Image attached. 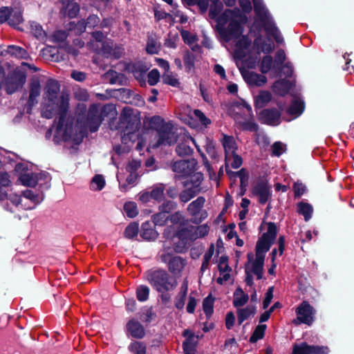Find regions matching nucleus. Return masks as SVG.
Instances as JSON below:
<instances>
[{"label": "nucleus", "mask_w": 354, "mask_h": 354, "mask_svg": "<svg viewBox=\"0 0 354 354\" xmlns=\"http://www.w3.org/2000/svg\"><path fill=\"white\" fill-rule=\"evenodd\" d=\"M22 196L26 200L29 201V203H24L23 205V209H34L37 205L43 201V196L35 194L31 190H25L22 192Z\"/></svg>", "instance_id": "a878e982"}, {"label": "nucleus", "mask_w": 354, "mask_h": 354, "mask_svg": "<svg viewBox=\"0 0 354 354\" xmlns=\"http://www.w3.org/2000/svg\"><path fill=\"white\" fill-rule=\"evenodd\" d=\"M304 108V102L300 99L296 98L294 99L287 111L289 114L297 117L303 112Z\"/></svg>", "instance_id": "a18cd8bd"}, {"label": "nucleus", "mask_w": 354, "mask_h": 354, "mask_svg": "<svg viewBox=\"0 0 354 354\" xmlns=\"http://www.w3.org/2000/svg\"><path fill=\"white\" fill-rule=\"evenodd\" d=\"M139 226L137 223H130L124 230V236L127 239H133L137 236L138 233Z\"/></svg>", "instance_id": "052dcab7"}, {"label": "nucleus", "mask_w": 354, "mask_h": 354, "mask_svg": "<svg viewBox=\"0 0 354 354\" xmlns=\"http://www.w3.org/2000/svg\"><path fill=\"white\" fill-rule=\"evenodd\" d=\"M149 295V288L147 286L140 285L136 289V297L138 301H145Z\"/></svg>", "instance_id": "5fc2aeb1"}, {"label": "nucleus", "mask_w": 354, "mask_h": 354, "mask_svg": "<svg viewBox=\"0 0 354 354\" xmlns=\"http://www.w3.org/2000/svg\"><path fill=\"white\" fill-rule=\"evenodd\" d=\"M140 236L145 240L151 241L157 238L158 233L152 228L151 223L147 221L142 224Z\"/></svg>", "instance_id": "c9c22d12"}, {"label": "nucleus", "mask_w": 354, "mask_h": 354, "mask_svg": "<svg viewBox=\"0 0 354 354\" xmlns=\"http://www.w3.org/2000/svg\"><path fill=\"white\" fill-rule=\"evenodd\" d=\"M129 350L133 354H146V346L140 342H134L129 346Z\"/></svg>", "instance_id": "680f3d73"}, {"label": "nucleus", "mask_w": 354, "mask_h": 354, "mask_svg": "<svg viewBox=\"0 0 354 354\" xmlns=\"http://www.w3.org/2000/svg\"><path fill=\"white\" fill-rule=\"evenodd\" d=\"M190 142L195 145L198 151L201 153V149L196 140L192 137L186 136L183 141L179 142L176 147V151L179 156H189L192 153L193 149L189 146Z\"/></svg>", "instance_id": "a211bd4d"}, {"label": "nucleus", "mask_w": 354, "mask_h": 354, "mask_svg": "<svg viewBox=\"0 0 354 354\" xmlns=\"http://www.w3.org/2000/svg\"><path fill=\"white\" fill-rule=\"evenodd\" d=\"M243 78L250 86H261L267 82V78L263 75L254 72H245L243 74Z\"/></svg>", "instance_id": "5701e85b"}, {"label": "nucleus", "mask_w": 354, "mask_h": 354, "mask_svg": "<svg viewBox=\"0 0 354 354\" xmlns=\"http://www.w3.org/2000/svg\"><path fill=\"white\" fill-rule=\"evenodd\" d=\"M214 299L211 295L207 297L203 302V308L206 315H211L213 313Z\"/></svg>", "instance_id": "69168bd1"}, {"label": "nucleus", "mask_w": 354, "mask_h": 354, "mask_svg": "<svg viewBox=\"0 0 354 354\" xmlns=\"http://www.w3.org/2000/svg\"><path fill=\"white\" fill-rule=\"evenodd\" d=\"M264 257L256 255L252 253L248 254V263L245 266L246 274L245 282L248 286L253 285V275L257 277V279L260 280L263 278Z\"/></svg>", "instance_id": "423d86ee"}, {"label": "nucleus", "mask_w": 354, "mask_h": 354, "mask_svg": "<svg viewBox=\"0 0 354 354\" xmlns=\"http://www.w3.org/2000/svg\"><path fill=\"white\" fill-rule=\"evenodd\" d=\"M209 228L207 225H201L198 227L192 226L189 227V231L192 232L189 235V239L196 240L198 238L204 237L209 232Z\"/></svg>", "instance_id": "4c0bfd02"}, {"label": "nucleus", "mask_w": 354, "mask_h": 354, "mask_svg": "<svg viewBox=\"0 0 354 354\" xmlns=\"http://www.w3.org/2000/svg\"><path fill=\"white\" fill-rule=\"evenodd\" d=\"M276 72H279L286 77H290L293 73V66L290 62H286L279 66V69L274 70Z\"/></svg>", "instance_id": "0e129e2a"}, {"label": "nucleus", "mask_w": 354, "mask_h": 354, "mask_svg": "<svg viewBox=\"0 0 354 354\" xmlns=\"http://www.w3.org/2000/svg\"><path fill=\"white\" fill-rule=\"evenodd\" d=\"M147 280L158 292L173 290L177 286V281L165 270H149L145 273Z\"/></svg>", "instance_id": "20e7f679"}, {"label": "nucleus", "mask_w": 354, "mask_h": 354, "mask_svg": "<svg viewBox=\"0 0 354 354\" xmlns=\"http://www.w3.org/2000/svg\"><path fill=\"white\" fill-rule=\"evenodd\" d=\"M132 115V109L129 107H125L123 109L120 117V123L122 124H129L130 125V129L134 130L136 129V126L134 127V123L133 122V119L131 117Z\"/></svg>", "instance_id": "79ce46f5"}, {"label": "nucleus", "mask_w": 354, "mask_h": 354, "mask_svg": "<svg viewBox=\"0 0 354 354\" xmlns=\"http://www.w3.org/2000/svg\"><path fill=\"white\" fill-rule=\"evenodd\" d=\"M273 64L272 57L270 55L264 56L260 64V70L262 73H267L272 68Z\"/></svg>", "instance_id": "bf43d9fd"}, {"label": "nucleus", "mask_w": 354, "mask_h": 354, "mask_svg": "<svg viewBox=\"0 0 354 354\" xmlns=\"http://www.w3.org/2000/svg\"><path fill=\"white\" fill-rule=\"evenodd\" d=\"M261 120L270 125H277L279 123L280 113L277 109H264L260 113Z\"/></svg>", "instance_id": "aec40b11"}, {"label": "nucleus", "mask_w": 354, "mask_h": 354, "mask_svg": "<svg viewBox=\"0 0 354 354\" xmlns=\"http://www.w3.org/2000/svg\"><path fill=\"white\" fill-rule=\"evenodd\" d=\"M42 177L48 178L46 174L26 173L20 176L19 180L25 186L35 187Z\"/></svg>", "instance_id": "393cba45"}, {"label": "nucleus", "mask_w": 354, "mask_h": 354, "mask_svg": "<svg viewBox=\"0 0 354 354\" xmlns=\"http://www.w3.org/2000/svg\"><path fill=\"white\" fill-rule=\"evenodd\" d=\"M298 212L304 216L305 221H308L313 213V207L306 203L301 202L298 204Z\"/></svg>", "instance_id": "09e8293b"}, {"label": "nucleus", "mask_w": 354, "mask_h": 354, "mask_svg": "<svg viewBox=\"0 0 354 354\" xmlns=\"http://www.w3.org/2000/svg\"><path fill=\"white\" fill-rule=\"evenodd\" d=\"M184 335L187 336V338L183 342V350L185 354H193L194 346L192 343V340L194 338V335L188 330L184 331Z\"/></svg>", "instance_id": "3c124183"}, {"label": "nucleus", "mask_w": 354, "mask_h": 354, "mask_svg": "<svg viewBox=\"0 0 354 354\" xmlns=\"http://www.w3.org/2000/svg\"><path fill=\"white\" fill-rule=\"evenodd\" d=\"M138 178L139 174L138 173H129L125 181L122 183L120 175H118L117 178L119 182L120 189L122 192H127L136 185Z\"/></svg>", "instance_id": "c85d7f7f"}, {"label": "nucleus", "mask_w": 354, "mask_h": 354, "mask_svg": "<svg viewBox=\"0 0 354 354\" xmlns=\"http://www.w3.org/2000/svg\"><path fill=\"white\" fill-rule=\"evenodd\" d=\"M271 185L264 180H260L253 187L252 194L258 198L261 204L268 202L272 196Z\"/></svg>", "instance_id": "4468645a"}, {"label": "nucleus", "mask_w": 354, "mask_h": 354, "mask_svg": "<svg viewBox=\"0 0 354 354\" xmlns=\"http://www.w3.org/2000/svg\"><path fill=\"white\" fill-rule=\"evenodd\" d=\"M297 319L293 322L296 324H305L308 326L313 324L315 310L307 301H303L296 309Z\"/></svg>", "instance_id": "9d476101"}, {"label": "nucleus", "mask_w": 354, "mask_h": 354, "mask_svg": "<svg viewBox=\"0 0 354 354\" xmlns=\"http://www.w3.org/2000/svg\"><path fill=\"white\" fill-rule=\"evenodd\" d=\"M168 269L174 275L180 274L186 266V261L180 257H173L168 261Z\"/></svg>", "instance_id": "b1692460"}, {"label": "nucleus", "mask_w": 354, "mask_h": 354, "mask_svg": "<svg viewBox=\"0 0 354 354\" xmlns=\"http://www.w3.org/2000/svg\"><path fill=\"white\" fill-rule=\"evenodd\" d=\"M277 233V229L274 223H268L267 232L263 233L258 240L256 245V255L264 257L270 250L271 245L274 241Z\"/></svg>", "instance_id": "0eeeda50"}, {"label": "nucleus", "mask_w": 354, "mask_h": 354, "mask_svg": "<svg viewBox=\"0 0 354 354\" xmlns=\"http://www.w3.org/2000/svg\"><path fill=\"white\" fill-rule=\"evenodd\" d=\"M26 83V77L17 73L9 74L3 84L8 94H12Z\"/></svg>", "instance_id": "2eb2a0df"}, {"label": "nucleus", "mask_w": 354, "mask_h": 354, "mask_svg": "<svg viewBox=\"0 0 354 354\" xmlns=\"http://www.w3.org/2000/svg\"><path fill=\"white\" fill-rule=\"evenodd\" d=\"M105 185V180L102 175H95L91 181V187L93 190L100 191Z\"/></svg>", "instance_id": "6e6d98bb"}, {"label": "nucleus", "mask_w": 354, "mask_h": 354, "mask_svg": "<svg viewBox=\"0 0 354 354\" xmlns=\"http://www.w3.org/2000/svg\"><path fill=\"white\" fill-rule=\"evenodd\" d=\"M169 216L165 212H159L158 213L154 214L152 217L153 222L156 225H164L166 221L168 220Z\"/></svg>", "instance_id": "774afa93"}, {"label": "nucleus", "mask_w": 354, "mask_h": 354, "mask_svg": "<svg viewBox=\"0 0 354 354\" xmlns=\"http://www.w3.org/2000/svg\"><path fill=\"white\" fill-rule=\"evenodd\" d=\"M166 186L163 183L153 185L150 190H144L138 194V200L142 203H147L151 200L160 202L165 198Z\"/></svg>", "instance_id": "1a4fd4ad"}, {"label": "nucleus", "mask_w": 354, "mask_h": 354, "mask_svg": "<svg viewBox=\"0 0 354 354\" xmlns=\"http://www.w3.org/2000/svg\"><path fill=\"white\" fill-rule=\"evenodd\" d=\"M30 29L32 34L37 39L43 41L46 37V33L39 24L32 21L30 24Z\"/></svg>", "instance_id": "de8ad7c7"}, {"label": "nucleus", "mask_w": 354, "mask_h": 354, "mask_svg": "<svg viewBox=\"0 0 354 354\" xmlns=\"http://www.w3.org/2000/svg\"><path fill=\"white\" fill-rule=\"evenodd\" d=\"M286 59V55L285 51L282 49L278 50L274 56L273 70L279 69V66L285 64L284 62Z\"/></svg>", "instance_id": "4d7b16f0"}, {"label": "nucleus", "mask_w": 354, "mask_h": 354, "mask_svg": "<svg viewBox=\"0 0 354 354\" xmlns=\"http://www.w3.org/2000/svg\"><path fill=\"white\" fill-rule=\"evenodd\" d=\"M8 53L18 59H27L29 57L28 52L23 48L17 46L8 47Z\"/></svg>", "instance_id": "c03bdc74"}, {"label": "nucleus", "mask_w": 354, "mask_h": 354, "mask_svg": "<svg viewBox=\"0 0 354 354\" xmlns=\"http://www.w3.org/2000/svg\"><path fill=\"white\" fill-rule=\"evenodd\" d=\"M158 139L154 147L171 145L176 142L178 133L176 128L171 122L163 124L158 129Z\"/></svg>", "instance_id": "6e6552de"}, {"label": "nucleus", "mask_w": 354, "mask_h": 354, "mask_svg": "<svg viewBox=\"0 0 354 354\" xmlns=\"http://www.w3.org/2000/svg\"><path fill=\"white\" fill-rule=\"evenodd\" d=\"M225 162L230 164L232 167L237 169L242 165V158L236 153L225 157Z\"/></svg>", "instance_id": "e2e57ef3"}, {"label": "nucleus", "mask_w": 354, "mask_h": 354, "mask_svg": "<svg viewBox=\"0 0 354 354\" xmlns=\"http://www.w3.org/2000/svg\"><path fill=\"white\" fill-rule=\"evenodd\" d=\"M188 290V283L187 281L185 279L183 282L180 291L175 297L174 300V306L176 308L179 310H182L184 308L185 303V299L187 297Z\"/></svg>", "instance_id": "2f4dec72"}, {"label": "nucleus", "mask_w": 354, "mask_h": 354, "mask_svg": "<svg viewBox=\"0 0 354 354\" xmlns=\"http://www.w3.org/2000/svg\"><path fill=\"white\" fill-rule=\"evenodd\" d=\"M251 45V40L246 36H242L236 43V53L241 57H246L249 47Z\"/></svg>", "instance_id": "473e14b6"}, {"label": "nucleus", "mask_w": 354, "mask_h": 354, "mask_svg": "<svg viewBox=\"0 0 354 354\" xmlns=\"http://www.w3.org/2000/svg\"><path fill=\"white\" fill-rule=\"evenodd\" d=\"M124 49L120 46H117L111 40L107 39L102 46H100L98 50L95 52L102 54L104 57H113L119 58L123 53Z\"/></svg>", "instance_id": "f3484780"}, {"label": "nucleus", "mask_w": 354, "mask_h": 354, "mask_svg": "<svg viewBox=\"0 0 354 354\" xmlns=\"http://www.w3.org/2000/svg\"><path fill=\"white\" fill-rule=\"evenodd\" d=\"M127 68L139 82L144 81L146 72L149 69L147 66L140 62L129 64Z\"/></svg>", "instance_id": "412c9836"}, {"label": "nucleus", "mask_w": 354, "mask_h": 354, "mask_svg": "<svg viewBox=\"0 0 354 354\" xmlns=\"http://www.w3.org/2000/svg\"><path fill=\"white\" fill-rule=\"evenodd\" d=\"M292 86V84L290 80L282 79L273 84L272 90L277 95L283 96L289 92Z\"/></svg>", "instance_id": "bb28decb"}, {"label": "nucleus", "mask_w": 354, "mask_h": 354, "mask_svg": "<svg viewBox=\"0 0 354 354\" xmlns=\"http://www.w3.org/2000/svg\"><path fill=\"white\" fill-rule=\"evenodd\" d=\"M203 180V174L201 172L192 173L187 176V178L183 182V187H191L201 192L203 189L201 184Z\"/></svg>", "instance_id": "4be33fe9"}, {"label": "nucleus", "mask_w": 354, "mask_h": 354, "mask_svg": "<svg viewBox=\"0 0 354 354\" xmlns=\"http://www.w3.org/2000/svg\"><path fill=\"white\" fill-rule=\"evenodd\" d=\"M41 85L38 80H32L30 85V93L28 104L32 106L37 103V98L40 95Z\"/></svg>", "instance_id": "cd10ccee"}, {"label": "nucleus", "mask_w": 354, "mask_h": 354, "mask_svg": "<svg viewBox=\"0 0 354 354\" xmlns=\"http://www.w3.org/2000/svg\"><path fill=\"white\" fill-rule=\"evenodd\" d=\"M193 114L196 119L198 120L204 127L207 128L209 125L211 124V120L206 117V115L201 110H194Z\"/></svg>", "instance_id": "13d9d810"}, {"label": "nucleus", "mask_w": 354, "mask_h": 354, "mask_svg": "<svg viewBox=\"0 0 354 354\" xmlns=\"http://www.w3.org/2000/svg\"><path fill=\"white\" fill-rule=\"evenodd\" d=\"M107 39L104 35L100 31L93 32L92 33V39L88 42L87 46L92 50H98L100 46H102Z\"/></svg>", "instance_id": "f704fd0d"}, {"label": "nucleus", "mask_w": 354, "mask_h": 354, "mask_svg": "<svg viewBox=\"0 0 354 354\" xmlns=\"http://www.w3.org/2000/svg\"><path fill=\"white\" fill-rule=\"evenodd\" d=\"M254 9L257 16L261 21L266 32L272 36L277 44H283V37L275 26L268 10L262 0H252Z\"/></svg>", "instance_id": "7ed1b4c3"}, {"label": "nucleus", "mask_w": 354, "mask_h": 354, "mask_svg": "<svg viewBox=\"0 0 354 354\" xmlns=\"http://www.w3.org/2000/svg\"><path fill=\"white\" fill-rule=\"evenodd\" d=\"M271 99L272 95L270 92L261 91L254 98L255 106L258 108H262L265 106Z\"/></svg>", "instance_id": "a19ab883"}, {"label": "nucleus", "mask_w": 354, "mask_h": 354, "mask_svg": "<svg viewBox=\"0 0 354 354\" xmlns=\"http://www.w3.org/2000/svg\"><path fill=\"white\" fill-rule=\"evenodd\" d=\"M205 203V198L203 196H198L196 200L190 203L187 208L189 215H190L195 223H201L207 217V212L203 209Z\"/></svg>", "instance_id": "9b49d317"}, {"label": "nucleus", "mask_w": 354, "mask_h": 354, "mask_svg": "<svg viewBox=\"0 0 354 354\" xmlns=\"http://www.w3.org/2000/svg\"><path fill=\"white\" fill-rule=\"evenodd\" d=\"M266 327L267 326L265 324L258 325L250 337V342L251 343H255L258 340L262 339L264 337Z\"/></svg>", "instance_id": "603ef678"}, {"label": "nucleus", "mask_w": 354, "mask_h": 354, "mask_svg": "<svg viewBox=\"0 0 354 354\" xmlns=\"http://www.w3.org/2000/svg\"><path fill=\"white\" fill-rule=\"evenodd\" d=\"M183 3L186 6H194L197 4L201 11L205 12L208 9L209 2L212 1L209 14L212 17H216L222 10L223 5L219 0H182Z\"/></svg>", "instance_id": "f8f14e48"}, {"label": "nucleus", "mask_w": 354, "mask_h": 354, "mask_svg": "<svg viewBox=\"0 0 354 354\" xmlns=\"http://www.w3.org/2000/svg\"><path fill=\"white\" fill-rule=\"evenodd\" d=\"M248 295L243 290L239 288L234 293L233 305L236 308L244 306L248 301Z\"/></svg>", "instance_id": "ea45409f"}, {"label": "nucleus", "mask_w": 354, "mask_h": 354, "mask_svg": "<svg viewBox=\"0 0 354 354\" xmlns=\"http://www.w3.org/2000/svg\"><path fill=\"white\" fill-rule=\"evenodd\" d=\"M62 8L60 13L63 16H67L69 18L76 17L80 11V6L75 0H62Z\"/></svg>", "instance_id": "6ab92c4d"}, {"label": "nucleus", "mask_w": 354, "mask_h": 354, "mask_svg": "<svg viewBox=\"0 0 354 354\" xmlns=\"http://www.w3.org/2000/svg\"><path fill=\"white\" fill-rule=\"evenodd\" d=\"M160 49V43L158 41V37L155 33H149L147 35V41L146 50L149 54H157Z\"/></svg>", "instance_id": "72a5a7b5"}, {"label": "nucleus", "mask_w": 354, "mask_h": 354, "mask_svg": "<svg viewBox=\"0 0 354 354\" xmlns=\"http://www.w3.org/2000/svg\"><path fill=\"white\" fill-rule=\"evenodd\" d=\"M184 189L179 194V199L182 203H187L201 193L191 187H184Z\"/></svg>", "instance_id": "37998d69"}, {"label": "nucleus", "mask_w": 354, "mask_h": 354, "mask_svg": "<svg viewBox=\"0 0 354 354\" xmlns=\"http://www.w3.org/2000/svg\"><path fill=\"white\" fill-rule=\"evenodd\" d=\"M124 211L129 218H134L138 214L137 205L134 202H127L124 205Z\"/></svg>", "instance_id": "864d4df0"}, {"label": "nucleus", "mask_w": 354, "mask_h": 354, "mask_svg": "<svg viewBox=\"0 0 354 354\" xmlns=\"http://www.w3.org/2000/svg\"><path fill=\"white\" fill-rule=\"evenodd\" d=\"M221 142L224 148L225 157L236 153L237 145L233 136L223 135Z\"/></svg>", "instance_id": "7c9ffc66"}, {"label": "nucleus", "mask_w": 354, "mask_h": 354, "mask_svg": "<svg viewBox=\"0 0 354 354\" xmlns=\"http://www.w3.org/2000/svg\"><path fill=\"white\" fill-rule=\"evenodd\" d=\"M195 55L189 52L185 51L183 55L184 64L187 72H190L194 68L195 64Z\"/></svg>", "instance_id": "8fccbe9b"}, {"label": "nucleus", "mask_w": 354, "mask_h": 354, "mask_svg": "<svg viewBox=\"0 0 354 354\" xmlns=\"http://www.w3.org/2000/svg\"><path fill=\"white\" fill-rule=\"evenodd\" d=\"M59 84L57 81L49 80L44 88L43 96V113L44 118L50 119L54 115H59V120L55 127V142L59 140L72 141L75 145L82 142L83 134L82 133H73V129L71 125H64L65 118L68 109V98L66 96H59ZM54 128V127H53Z\"/></svg>", "instance_id": "f257e3e1"}, {"label": "nucleus", "mask_w": 354, "mask_h": 354, "mask_svg": "<svg viewBox=\"0 0 354 354\" xmlns=\"http://www.w3.org/2000/svg\"><path fill=\"white\" fill-rule=\"evenodd\" d=\"M196 161L194 159L179 160L172 165V170L178 177H187L195 171Z\"/></svg>", "instance_id": "ddd939ff"}, {"label": "nucleus", "mask_w": 354, "mask_h": 354, "mask_svg": "<svg viewBox=\"0 0 354 354\" xmlns=\"http://www.w3.org/2000/svg\"><path fill=\"white\" fill-rule=\"evenodd\" d=\"M254 46L258 50L264 53H271L274 48V44L266 42L261 35L258 36L254 41Z\"/></svg>", "instance_id": "58836bf2"}, {"label": "nucleus", "mask_w": 354, "mask_h": 354, "mask_svg": "<svg viewBox=\"0 0 354 354\" xmlns=\"http://www.w3.org/2000/svg\"><path fill=\"white\" fill-rule=\"evenodd\" d=\"M6 199H8L15 207L23 209V205H24V203L23 202L20 195L16 193H10L8 194Z\"/></svg>", "instance_id": "338daca9"}, {"label": "nucleus", "mask_w": 354, "mask_h": 354, "mask_svg": "<svg viewBox=\"0 0 354 354\" xmlns=\"http://www.w3.org/2000/svg\"><path fill=\"white\" fill-rule=\"evenodd\" d=\"M328 348L324 346L308 345L306 342L293 346L292 354H327Z\"/></svg>", "instance_id": "dca6fc26"}, {"label": "nucleus", "mask_w": 354, "mask_h": 354, "mask_svg": "<svg viewBox=\"0 0 354 354\" xmlns=\"http://www.w3.org/2000/svg\"><path fill=\"white\" fill-rule=\"evenodd\" d=\"M127 331L131 336L136 338H142L145 335V330L141 324L135 319H131L127 324Z\"/></svg>", "instance_id": "c756f323"}, {"label": "nucleus", "mask_w": 354, "mask_h": 354, "mask_svg": "<svg viewBox=\"0 0 354 354\" xmlns=\"http://www.w3.org/2000/svg\"><path fill=\"white\" fill-rule=\"evenodd\" d=\"M116 109L113 104H106L102 108L97 104H92L88 113V124L91 132H95L106 117H114Z\"/></svg>", "instance_id": "39448f33"}, {"label": "nucleus", "mask_w": 354, "mask_h": 354, "mask_svg": "<svg viewBox=\"0 0 354 354\" xmlns=\"http://www.w3.org/2000/svg\"><path fill=\"white\" fill-rule=\"evenodd\" d=\"M242 21L243 15L237 8L226 10L218 17L217 22L220 26V33L225 41H228L241 36L243 32V27L241 24Z\"/></svg>", "instance_id": "f03ea898"}, {"label": "nucleus", "mask_w": 354, "mask_h": 354, "mask_svg": "<svg viewBox=\"0 0 354 354\" xmlns=\"http://www.w3.org/2000/svg\"><path fill=\"white\" fill-rule=\"evenodd\" d=\"M23 21L22 11L21 9L17 8L15 10H10V15L8 19V23L10 26H15L19 25Z\"/></svg>", "instance_id": "49530a36"}, {"label": "nucleus", "mask_w": 354, "mask_h": 354, "mask_svg": "<svg viewBox=\"0 0 354 354\" xmlns=\"http://www.w3.org/2000/svg\"><path fill=\"white\" fill-rule=\"evenodd\" d=\"M237 317L239 324H241L245 320L254 316L256 313V308L253 306H248L243 308L237 309Z\"/></svg>", "instance_id": "e433bc0d"}]
</instances>
